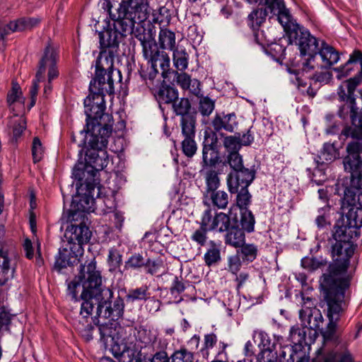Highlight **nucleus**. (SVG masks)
<instances>
[{"label":"nucleus","mask_w":362,"mask_h":362,"mask_svg":"<svg viewBox=\"0 0 362 362\" xmlns=\"http://www.w3.org/2000/svg\"><path fill=\"white\" fill-rule=\"evenodd\" d=\"M90 98L84 100V112L86 115V127L80 131L79 136L89 135V144L104 146L106 138H110L114 123L111 115L105 113V107L90 104Z\"/></svg>","instance_id":"obj_6"},{"label":"nucleus","mask_w":362,"mask_h":362,"mask_svg":"<svg viewBox=\"0 0 362 362\" xmlns=\"http://www.w3.org/2000/svg\"><path fill=\"white\" fill-rule=\"evenodd\" d=\"M299 315L303 325L310 329H320L322 326L323 317L320 310L315 307L308 306L301 309Z\"/></svg>","instance_id":"obj_20"},{"label":"nucleus","mask_w":362,"mask_h":362,"mask_svg":"<svg viewBox=\"0 0 362 362\" xmlns=\"http://www.w3.org/2000/svg\"><path fill=\"white\" fill-rule=\"evenodd\" d=\"M77 329L86 341H89L93 339V331L94 329V327L91 323H88L85 325L83 323L80 322L77 325Z\"/></svg>","instance_id":"obj_63"},{"label":"nucleus","mask_w":362,"mask_h":362,"mask_svg":"<svg viewBox=\"0 0 362 362\" xmlns=\"http://www.w3.org/2000/svg\"><path fill=\"white\" fill-rule=\"evenodd\" d=\"M157 97L159 103L173 105L178 98V91L170 86L163 85L157 92Z\"/></svg>","instance_id":"obj_39"},{"label":"nucleus","mask_w":362,"mask_h":362,"mask_svg":"<svg viewBox=\"0 0 362 362\" xmlns=\"http://www.w3.org/2000/svg\"><path fill=\"white\" fill-rule=\"evenodd\" d=\"M12 132L13 136L17 139L19 137L26 127V122L23 117H16L12 120Z\"/></svg>","instance_id":"obj_59"},{"label":"nucleus","mask_w":362,"mask_h":362,"mask_svg":"<svg viewBox=\"0 0 362 362\" xmlns=\"http://www.w3.org/2000/svg\"><path fill=\"white\" fill-rule=\"evenodd\" d=\"M56 64L57 52L50 45H48L45 47L43 55L39 62L38 70L35 76L37 80L40 81L44 79L46 70L54 66Z\"/></svg>","instance_id":"obj_25"},{"label":"nucleus","mask_w":362,"mask_h":362,"mask_svg":"<svg viewBox=\"0 0 362 362\" xmlns=\"http://www.w3.org/2000/svg\"><path fill=\"white\" fill-rule=\"evenodd\" d=\"M204 197L208 198L213 206L218 209H225L229 203L228 194L223 190H214L209 193L204 194Z\"/></svg>","instance_id":"obj_37"},{"label":"nucleus","mask_w":362,"mask_h":362,"mask_svg":"<svg viewBox=\"0 0 362 362\" xmlns=\"http://www.w3.org/2000/svg\"><path fill=\"white\" fill-rule=\"evenodd\" d=\"M148 294L147 286L130 289L126 296V300L128 303H134L136 300H145L148 298Z\"/></svg>","instance_id":"obj_50"},{"label":"nucleus","mask_w":362,"mask_h":362,"mask_svg":"<svg viewBox=\"0 0 362 362\" xmlns=\"http://www.w3.org/2000/svg\"><path fill=\"white\" fill-rule=\"evenodd\" d=\"M248 187H242L238 189L236 196V205L241 209H248L251 203L252 195L248 191Z\"/></svg>","instance_id":"obj_45"},{"label":"nucleus","mask_w":362,"mask_h":362,"mask_svg":"<svg viewBox=\"0 0 362 362\" xmlns=\"http://www.w3.org/2000/svg\"><path fill=\"white\" fill-rule=\"evenodd\" d=\"M44 150L38 137H35L32 144V154L34 163L39 162L43 156Z\"/></svg>","instance_id":"obj_57"},{"label":"nucleus","mask_w":362,"mask_h":362,"mask_svg":"<svg viewBox=\"0 0 362 362\" xmlns=\"http://www.w3.org/2000/svg\"><path fill=\"white\" fill-rule=\"evenodd\" d=\"M339 155L338 150L334 144L326 143L324 144L320 158L322 160V163L324 161L330 163L337 159Z\"/></svg>","instance_id":"obj_48"},{"label":"nucleus","mask_w":362,"mask_h":362,"mask_svg":"<svg viewBox=\"0 0 362 362\" xmlns=\"http://www.w3.org/2000/svg\"><path fill=\"white\" fill-rule=\"evenodd\" d=\"M225 243L233 247H239L245 240L244 231L238 227L237 217L233 218V226L226 232Z\"/></svg>","instance_id":"obj_29"},{"label":"nucleus","mask_w":362,"mask_h":362,"mask_svg":"<svg viewBox=\"0 0 362 362\" xmlns=\"http://www.w3.org/2000/svg\"><path fill=\"white\" fill-rule=\"evenodd\" d=\"M240 250L237 251L238 255L243 262H252L257 256L258 248L254 244L244 243L240 245Z\"/></svg>","instance_id":"obj_41"},{"label":"nucleus","mask_w":362,"mask_h":362,"mask_svg":"<svg viewBox=\"0 0 362 362\" xmlns=\"http://www.w3.org/2000/svg\"><path fill=\"white\" fill-rule=\"evenodd\" d=\"M329 209L330 206L329 204H326L319 209V215L315 219L316 224L319 228H323L330 224L328 220Z\"/></svg>","instance_id":"obj_53"},{"label":"nucleus","mask_w":362,"mask_h":362,"mask_svg":"<svg viewBox=\"0 0 362 362\" xmlns=\"http://www.w3.org/2000/svg\"><path fill=\"white\" fill-rule=\"evenodd\" d=\"M357 205L362 206V193L350 185L345 187L341 199V213H345L346 209Z\"/></svg>","instance_id":"obj_30"},{"label":"nucleus","mask_w":362,"mask_h":362,"mask_svg":"<svg viewBox=\"0 0 362 362\" xmlns=\"http://www.w3.org/2000/svg\"><path fill=\"white\" fill-rule=\"evenodd\" d=\"M172 362H194L193 355L186 349L176 351L171 356Z\"/></svg>","instance_id":"obj_56"},{"label":"nucleus","mask_w":362,"mask_h":362,"mask_svg":"<svg viewBox=\"0 0 362 362\" xmlns=\"http://www.w3.org/2000/svg\"><path fill=\"white\" fill-rule=\"evenodd\" d=\"M158 45L160 49L173 51L176 47L175 33L168 28H160L158 35Z\"/></svg>","instance_id":"obj_34"},{"label":"nucleus","mask_w":362,"mask_h":362,"mask_svg":"<svg viewBox=\"0 0 362 362\" xmlns=\"http://www.w3.org/2000/svg\"><path fill=\"white\" fill-rule=\"evenodd\" d=\"M100 3L113 21L112 27L109 25L99 33L100 47L118 51L119 43L133 33L134 25L148 18L146 5L144 0H122L113 9L110 0H102Z\"/></svg>","instance_id":"obj_2"},{"label":"nucleus","mask_w":362,"mask_h":362,"mask_svg":"<svg viewBox=\"0 0 362 362\" xmlns=\"http://www.w3.org/2000/svg\"><path fill=\"white\" fill-rule=\"evenodd\" d=\"M255 170L242 168L231 171L227 176V186L230 194H235L242 187H249L255 177Z\"/></svg>","instance_id":"obj_14"},{"label":"nucleus","mask_w":362,"mask_h":362,"mask_svg":"<svg viewBox=\"0 0 362 362\" xmlns=\"http://www.w3.org/2000/svg\"><path fill=\"white\" fill-rule=\"evenodd\" d=\"M86 192L76 204V209L80 211L90 213L95 209V199L101 194V186L98 183L86 182Z\"/></svg>","instance_id":"obj_15"},{"label":"nucleus","mask_w":362,"mask_h":362,"mask_svg":"<svg viewBox=\"0 0 362 362\" xmlns=\"http://www.w3.org/2000/svg\"><path fill=\"white\" fill-rule=\"evenodd\" d=\"M146 258L141 254L135 253L132 255L125 262L126 269H139L144 267Z\"/></svg>","instance_id":"obj_52"},{"label":"nucleus","mask_w":362,"mask_h":362,"mask_svg":"<svg viewBox=\"0 0 362 362\" xmlns=\"http://www.w3.org/2000/svg\"><path fill=\"white\" fill-rule=\"evenodd\" d=\"M117 51L100 47V52L96 61V70L106 71L107 72H120L114 69V61Z\"/></svg>","instance_id":"obj_27"},{"label":"nucleus","mask_w":362,"mask_h":362,"mask_svg":"<svg viewBox=\"0 0 362 362\" xmlns=\"http://www.w3.org/2000/svg\"><path fill=\"white\" fill-rule=\"evenodd\" d=\"M269 15V11L264 6L254 9L247 17L249 24L255 30L258 29L265 21Z\"/></svg>","instance_id":"obj_38"},{"label":"nucleus","mask_w":362,"mask_h":362,"mask_svg":"<svg viewBox=\"0 0 362 362\" xmlns=\"http://www.w3.org/2000/svg\"><path fill=\"white\" fill-rule=\"evenodd\" d=\"M173 52L174 66L180 71H185L188 66L189 54L185 49L176 48Z\"/></svg>","instance_id":"obj_43"},{"label":"nucleus","mask_w":362,"mask_h":362,"mask_svg":"<svg viewBox=\"0 0 362 362\" xmlns=\"http://www.w3.org/2000/svg\"><path fill=\"white\" fill-rule=\"evenodd\" d=\"M175 76V81L183 90H188L192 94L199 97L201 92V83L196 78L192 79L189 75L186 73H178L173 71Z\"/></svg>","instance_id":"obj_28"},{"label":"nucleus","mask_w":362,"mask_h":362,"mask_svg":"<svg viewBox=\"0 0 362 362\" xmlns=\"http://www.w3.org/2000/svg\"><path fill=\"white\" fill-rule=\"evenodd\" d=\"M327 262L322 257H305L301 260V266L309 272H314L327 265Z\"/></svg>","instance_id":"obj_44"},{"label":"nucleus","mask_w":362,"mask_h":362,"mask_svg":"<svg viewBox=\"0 0 362 362\" xmlns=\"http://www.w3.org/2000/svg\"><path fill=\"white\" fill-rule=\"evenodd\" d=\"M221 259V245L214 240H210L206 252L204 255L205 264L208 267L216 265Z\"/></svg>","instance_id":"obj_33"},{"label":"nucleus","mask_w":362,"mask_h":362,"mask_svg":"<svg viewBox=\"0 0 362 362\" xmlns=\"http://www.w3.org/2000/svg\"><path fill=\"white\" fill-rule=\"evenodd\" d=\"M95 308V317H103L105 319L119 318L123 315L124 303L123 299L117 296L113 298V291L109 288L99 286L93 300V309Z\"/></svg>","instance_id":"obj_9"},{"label":"nucleus","mask_w":362,"mask_h":362,"mask_svg":"<svg viewBox=\"0 0 362 362\" xmlns=\"http://www.w3.org/2000/svg\"><path fill=\"white\" fill-rule=\"evenodd\" d=\"M81 264L78 274L68 284V295L75 302L82 301L80 315L88 318L93 313V300L101 286L100 272L96 269L94 259Z\"/></svg>","instance_id":"obj_3"},{"label":"nucleus","mask_w":362,"mask_h":362,"mask_svg":"<svg viewBox=\"0 0 362 362\" xmlns=\"http://www.w3.org/2000/svg\"><path fill=\"white\" fill-rule=\"evenodd\" d=\"M359 235L360 231L346 223L343 218L341 221H338L335 225L332 239L338 241L353 242L352 240L358 238Z\"/></svg>","instance_id":"obj_22"},{"label":"nucleus","mask_w":362,"mask_h":362,"mask_svg":"<svg viewBox=\"0 0 362 362\" xmlns=\"http://www.w3.org/2000/svg\"><path fill=\"white\" fill-rule=\"evenodd\" d=\"M207 231L206 228H203L202 226H200V228L195 230L192 234V240L202 246L204 245L207 239Z\"/></svg>","instance_id":"obj_64"},{"label":"nucleus","mask_w":362,"mask_h":362,"mask_svg":"<svg viewBox=\"0 0 362 362\" xmlns=\"http://www.w3.org/2000/svg\"><path fill=\"white\" fill-rule=\"evenodd\" d=\"M355 69L357 70L356 74H362V52L359 50H355L346 63L335 71L339 73L338 78H341L349 76Z\"/></svg>","instance_id":"obj_24"},{"label":"nucleus","mask_w":362,"mask_h":362,"mask_svg":"<svg viewBox=\"0 0 362 362\" xmlns=\"http://www.w3.org/2000/svg\"><path fill=\"white\" fill-rule=\"evenodd\" d=\"M121 81L120 72H107L106 71L95 70V76L91 80L89 86L90 93H102L112 95L115 93L114 83Z\"/></svg>","instance_id":"obj_11"},{"label":"nucleus","mask_w":362,"mask_h":362,"mask_svg":"<svg viewBox=\"0 0 362 362\" xmlns=\"http://www.w3.org/2000/svg\"><path fill=\"white\" fill-rule=\"evenodd\" d=\"M255 219L252 211L248 209H243L241 212L240 224L242 230L247 233L254 231Z\"/></svg>","instance_id":"obj_47"},{"label":"nucleus","mask_w":362,"mask_h":362,"mask_svg":"<svg viewBox=\"0 0 362 362\" xmlns=\"http://www.w3.org/2000/svg\"><path fill=\"white\" fill-rule=\"evenodd\" d=\"M305 338L306 332L304 328H300L298 326L291 327L289 339L292 344L302 346L303 343H305Z\"/></svg>","instance_id":"obj_51"},{"label":"nucleus","mask_w":362,"mask_h":362,"mask_svg":"<svg viewBox=\"0 0 362 362\" xmlns=\"http://www.w3.org/2000/svg\"><path fill=\"white\" fill-rule=\"evenodd\" d=\"M216 138L211 139L209 143V138L205 136L202 148V161L201 163L202 170L211 169L216 166L220 161V156L216 148Z\"/></svg>","instance_id":"obj_19"},{"label":"nucleus","mask_w":362,"mask_h":362,"mask_svg":"<svg viewBox=\"0 0 362 362\" xmlns=\"http://www.w3.org/2000/svg\"><path fill=\"white\" fill-rule=\"evenodd\" d=\"M135 37L140 41L143 55L148 62L146 68L141 66L140 76L149 88L153 89L160 82V80L157 78L159 74L158 67L161 71V76L163 78L168 77L170 72V57L165 52L159 49L150 33H135Z\"/></svg>","instance_id":"obj_4"},{"label":"nucleus","mask_w":362,"mask_h":362,"mask_svg":"<svg viewBox=\"0 0 362 362\" xmlns=\"http://www.w3.org/2000/svg\"><path fill=\"white\" fill-rule=\"evenodd\" d=\"M14 267L11 264L8 252L4 248L0 249V285L5 284L13 277Z\"/></svg>","instance_id":"obj_31"},{"label":"nucleus","mask_w":362,"mask_h":362,"mask_svg":"<svg viewBox=\"0 0 362 362\" xmlns=\"http://www.w3.org/2000/svg\"><path fill=\"white\" fill-rule=\"evenodd\" d=\"M199 101V111L203 116H209L215 107V102L208 96H203L200 93Z\"/></svg>","instance_id":"obj_49"},{"label":"nucleus","mask_w":362,"mask_h":362,"mask_svg":"<svg viewBox=\"0 0 362 362\" xmlns=\"http://www.w3.org/2000/svg\"><path fill=\"white\" fill-rule=\"evenodd\" d=\"M76 165L73 170L74 177L80 182L81 187L85 185L86 187V182H91L97 183L95 180V175L94 170H91L88 165H83L82 164Z\"/></svg>","instance_id":"obj_32"},{"label":"nucleus","mask_w":362,"mask_h":362,"mask_svg":"<svg viewBox=\"0 0 362 362\" xmlns=\"http://www.w3.org/2000/svg\"><path fill=\"white\" fill-rule=\"evenodd\" d=\"M196 125L181 127V134L184 137L181 143L182 151L188 158L196 153L197 146L194 140Z\"/></svg>","instance_id":"obj_23"},{"label":"nucleus","mask_w":362,"mask_h":362,"mask_svg":"<svg viewBox=\"0 0 362 362\" xmlns=\"http://www.w3.org/2000/svg\"><path fill=\"white\" fill-rule=\"evenodd\" d=\"M172 109L177 116H180V127L196 125L197 112L187 98L177 99L173 103Z\"/></svg>","instance_id":"obj_13"},{"label":"nucleus","mask_w":362,"mask_h":362,"mask_svg":"<svg viewBox=\"0 0 362 362\" xmlns=\"http://www.w3.org/2000/svg\"><path fill=\"white\" fill-rule=\"evenodd\" d=\"M276 359V353L274 351V349H269L268 346L262 348L258 357L259 362H275Z\"/></svg>","instance_id":"obj_60"},{"label":"nucleus","mask_w":362,"mask_h":362,"mask_svg":"<svg viewBox=\"0 0 362 362\" xmlns=\"http://www.w3.org/2000/svg\"><path fill=\"white\" fill-rule=\"evenodd\" d=\"M110 351L119 362H134L139 357L135 344L124 338L117 339L116 344L112 346Z\"/></svg>","instance_id":"obj_17"},{"label":"nucleus","mask_w":362,"mask_h":362,"mask_svg":"<svg viewBox=\"0 0 362 362\" xmlns=\"http://www.w3.org/2000/svg\"><path fill=\"white\" fill-rule=\"evenodd\" d=\"M83 247L78 244H66L65 247L59 248L56 256L54 269L60 272L62 269L66 268L80 262V257L83 255Z\"/></svg>","instance_id":"obj_12"},{"label":"nucleus","mask_w":362,"mask_h":362,"mask_svg":"<svg viewBox=\"0 0 362 362\" xmlns=\"http://www.w3.org/2000/svg\"><path fill=\"white\" fill-rule=\"evenodd\" d=\"M259 5L264 6V8H267L269 13L277 16L284 29L295 21L286 8L284 0H261Z\"/></svg>","instance_id":"obj_16"},{"label":"nucleus","mask_w":362,"mask_h":362,"mask_svg":"<svg viewBox=\"0 0 362 362\" xmlns=\"http://www.w3.org/2000/svg\"><path fill=\"white\" fill-rule=\"evenodd\" d=\"M284 30L290 42L298 46L300 55L308 56L302 62L303 72L314 70L318 66L316 59L321 41L312 35L308 30L300 27L296 21Z\"/></svg>","instance_id":"obj_7"},{"label":"nucleus","mask_w":362,"mask_h":362,"mask_svg":"<svg viewBox=\"0 0 362 362\" xmlns=\"http://www.w3.org/2000/svg\"><path fill=\"white\" fill-rule=\"evenodd\" d=\"M339 139L348 140L343 164L345 170L351 174L350 186L362 193V133L339 134Z\"/></svg>","instance_id":"obj_8"},{"label":"nucleus","mask_w":362,"mask_h":362,"mask_svg":"<svg viewBox=\"0 0 362 362\" xmlns=\"http://www.w3.org/2000/svg\"><path fill=\"white\" fill-rule=\"evenodd\" d=\"M332 262L329 264L327 273L323 274L321 285L324 287V298L327 305L329 323L325 337L332 338L335 332L337 323L347 307L346 291L350 286L349 276L339 278L347 272L350 259L354 255L356 246L353 242L338 241L329 239Z\"/></svg>","instance_id":"obj_1"},{"label":"nucleus","mask_w":362,"mask_h":362,"mask_svg":"<svg viewBox=\"0 0 362 362\" xmlns=\"http://www.w3.org/2000/svg\"><path fill=\"white\" fill-rule=\"evenodd\" d=\"M240 136H228L224 139L223 144L224 146L230 152H238L240 148Z\"/></svg>","instance_id":"obj_55"},{"label":"nucleus","mask_w":362,"mask_h":362,"mask_svg":"<svg viewBox=\"0 0 362 362\" xmlns=\"http://www.w3.org/2000/svg\"><path fill=\"white\" fill-rule=\"evenodd\" d=\"M317 55L321 59V64L317 63L318 66L316 68L329 69L339 59V52L325 40L320 42V47L317 52Z\"/></svg>","instance_id":"obj_21"},{"label":"nucleus","mask_w":362,"mask_h":362,"mask_svg":"<svg viewBox=\"0 0 362 362\" xmlns=\"http://www.w3.org/2000/svg\"><path fill=\"white\" fill-rule=\"evenodd\" d=\"M163 266V261L159 258L154 259L146 258L144 267L148 274L155 275L160 271Z\"/></svg>","instance_id":"obj_54"},{"label":"nucleus","mask_w":362,"mask_h":362,"mask_svg":"<svg viewBox=\"0 0 362 362\" xmlns=\"http://www.w3.org/2000/svg\"><path fill=\"white\" fill-rule=\"evenodd\" d=\"M345 221L356 228L358 230L362 226V206H351L345 210Z\"/></svg>","instance_id":"obj_36"},{"label":"nucleus","mask_w":362,"mask_h":362,"mask_svg":"<svg viewBox=\"0 0 362 362\" xmlns=\"http://www.w3.org/2000/svg\"><path fill=\"white\" fill-rule=\"evenodd\" d=\"M231 214V209L228 214L223 212L216 213L214 214L213 230L219 233L228 230L233 224V218L230 217Z\"/></svg>","instance_id":"obj_35"},{"label":"nucleus","mask_w":362,"mask_h":362,"mask_svg":"<svg viewBox=\"0 0 362 362\" xmlns=\"http://www.w3.org/2000/svg\"><path fill=\"white\" fill-rule=\"evenodd\" d=\"M228 163L232 168V171H235L243 168V159L238 152H230L228 156Z\"/></svg>","instance_id":"obj_58"},{"label":"nucleus","mask_w":362,"mask_h":362,"mask_svg":"<svg viewBox=\"0 0 362 362\" xmlns=\"http://www.w3.org/2000/svg\"><path fill=\"white\" fill-rule=\"evenodd\" d=\"M361 79L362 74H356L348 79L346 81L347 93L341 86L339 89V98L343 104L339 106L337 115L343 120L349 119L351 122L350 124L346 123L344 125L339 134L362 133V91L359 92L360 96L354 94Z\"/></svg>","instance_id":"obj_5"},{"label":"nucleus","mask_w":362,"mask_h":362,"mask_svg":"<svg viewBox=\"0 0 362 362\" xmlns=\"http://www.w3.org/2000/svg\"><path fill=\"white\" fill-rule=\"evenodd\" d=\"M214 220V215L212 214L211 209L209 208L203 213L200 226H202V228H206L207 230H214L212 228Z\"/></svg>","instance_id":"obj_61"},{"label":"nucleus","mask_w":362,"mask_h":362,"mask_svg":"<svg viewBox=\"0 0 362 362\" xmlns=\"http://www.w3.org/2000/svg\"><path fill=\"white\" fill-rule=\"evenodd\" d=\"M323 362H354L351 354L345 351L344 352L332 351L322 357Z\"/></svg>","instance_id":"obj_46"},{"label":"nucleus","mask_w":362,"mask_h":362,"mask_svg":"<svg viewBox=\"0 0 362 362\" xmlns=\"http://www.w3.org/2000/svg\"><path fill=\"white\" fill-rule=\"evenodd\" d=\"M237 124L236 115L233 112L216 114L211 121L212 127L216 132L222 130L233 132Z\"/></svg>","instance_id":"obj_26"},{"label":"nucleus","mask_w":362,"mask_h":362,"mask_svg":"<svg viewBox=\"0 0 362 362\" xmlns=\"http://www.w3.org/2000/svg\"><path fill=\"white\" fill-rule=\"evenodd\" d=\"M206 170V171L204 175L206 189L204 194L218 189L221 185L218 173L213 168Z\"/></svg>","instance_id":"obj_42"},{"label":"nucleus","mask_w":362,"mask_h":362,"mask_svg":"<svg viewBox=\"0 0 362 362\" xmlns=\"http://www.w3.org/2000/svg\"><path fill=\"white\" fill-rule=\"evenodd\" d=\"M306 78L311 79L315 82L327 83L332 78V74L329 71L315 72V74H308L305 76Z\"/></svg>","instance_id":"obj_62"},{"label":"nucleus","mask_w":362,"mask_h":362,"mask_svg":"<svg viewBox=\"0 0 362 362\" xmlns=\"http://www.w3.org/2000/svg\"><path fill=\"white\" fill-rule=\"evenodd\" d=\"M99 331L100 334V341L105 346L106 349L111 351L112 346L115 345L117 341V339L120 337H115L113 335V330L111 326L107 325H103L99 327Z\"/></svg>","instance_id":"obj_40"},{"label":"nucleus","mask_w":362,"mask_h":362,"mask_svg":"<svg viewBox=\"0 0 362 362\" xmlns=\"http://www.w3.org/2000/svg\"><path fill=\"white\" fill-rule=\"evenodd\" d=\"M91 235L92 233L88 226L80 224L67 227L64 236L68 240V244H78L83 247V244L89 242Z\"/></svg>","instance_id":"obj_18"},{"label":"nucleus","mask_w":362,"mask_h":362,"mask_svg":"<svg viewBox=\"0 0 362 362\" xmlns=\"http://www.w3.org/2000/svg\"><path fill=\"white\" fill-rule=\"evenodd\" d=\"M80 141H77L76 136L73 134L71 135V141L77 144L78 147L86 146L87 150L86 151V161L91 170H94V174L96 175L97 173L104 169L107 163V153L105 151L108 143V139L106 138V142L104 146H98L90 145L89 144V135L80 136Z\"/></svg>","instance_id":"obj_10"}]
</instances>
